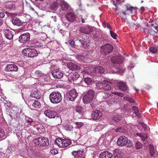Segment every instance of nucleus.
Returning <instances> with one entry per match:
<instances>
[{
  "mask_svg": "<svg viewBox=\"0 0 158 158\" xmlns=\"http://www.w3.org/2000/svg\"><path fill=\"white\" fill-rule=\"evenodd\" d=\"M112 62V68H108L107 70L110 73H118L122 75L125 70L120 68V64L123 62V58L121 56H117L115 55H113L111 59Z\"/></svg>",
  "mask_w": 158,
  "mask_h": 158,
  "instance_id": "f257e3e1",
  "label": "nucleus"
},
{
  "mask_svg": "<svg viewBox=\"0 0 158 158\" xmlns=\"http://www.w3.org/2000/svg\"><path fill=\"white\" fill-rule=\"evenodd\" d=\"M117 143L119 146L121 147L127 145L128 147H131L133 145V143L124 136L119 137L117 139Z\"/></svg>",
  "mask_w": 158,
  "mask_h": 158,
  "instance_id": "f03ea898",
  "label": "nucleus"
},
{
  "mask_svg": "<svg viewBox=\"0 0 158 158\" xmlns=\"http://www.w3.org/2000/svg\"><path fill=\"white\" fill-rule=\"evenodd\" d=\"M49 98L51 102L54 104L60 102L62 99L61 94L58 92H53L51 93Z\"/></svg>",
  "mask_w": 158,
  "mask_h": 158,
  "instance_id": "7ed1b4c3",
  "label": "nucleus"
},
{
  "mask_svg": "<svg viewBox=\"0 0 158 158\" xmlns=\"http://www.w3.org/2000/svg\"><path fill=\"white\" fill-rule=\"evenodd\" d=\"M78 96V93L75 89L67 91L64 94V98L69 101H74Z\"/></svg>",
  "mask_w": 158,
  "mask_h": 158,
  "instance_id": "20e7f679",
  "label": "nucleus"
},
{
  "mask_svg": "<svg viewBox=\"0 0 158 158\" xmlns=\"http://www.w3.org/2000/svg\"><path fill=\"white\" fill-rule=\"evenodd\" d=\"M95 92L92 90H89L83 98V102L85 104H87L90 103L94 99Z\"/></svg>",
  "mask_w": 158,
  "mask_h": 158,
  "instance_id": "39448f33",
  "label": "nucleus"
},
{
  "mask_svg": "<svg viewBox=\"0 0 158 158\" xmlns=\"http://www.w3.org/2000/svg\"><path fill=\"white\" fill-rule=\"evenodd\" d=\"M33 142L36 145L40 147H46L49 144L48 139L43 137L36 138L33 140Z\"/></svg>",
  "mask_w": 158,
  "mask_h": 158,
  "instance_id": "423d86ee",
  "label": "nucleus"
},
{
  "mask_svg": "<svg viewBox=\"0 0 158 158\" xmlns=\"http://www.w3.org/2000/svg\"><path fill=\"white\" fill-rule=\"evenodd\" d=\"M22 54L24 56L30 57H33L38 55L37 51L32 48H27L23 50Z\"/></svg>",
  "mask_w": 158,
  "mask_h": 158,
  "instance_id": "0eeeda50",
  "label": "nucleus"
},
{
  "mask_svg": "<svg viewBox=\"0 0 158 158\" xmlns=\"http://www.w3.org/2000/svg\"><path fill=\"white\" fill-rule=\"evenodd\" d=\"M51 73L52 76L55 78H60L63 75L62 73L58 69H56L55 64L52 65L50 67Z\"/></svg>",
  "mask_w": 158,
  "mask_h": 158,
  "instance_id": "6e6552de",
  "label": "nucleus"
},
{
  "mask_svg": "<svg viewBox=\"0 0 158 158\" xmlns=\"http://www.w3.org/2000/svg\"><path fill=\"white\" fill-rule=\"evenodd\" d=\"M64 17L69 23H73L76 19V15L73 10L67 12L64 14Z\"/></svg>",
  "mask_w": 158,
  "mask_h": 158,
  "instance_id": "1a4fd4ad",
  "label": "nucleus"
},
{
  "mask_svg": "<svg viewBox=\"0 0 158 158\" xmlns=\"http://www.w3.org/2000/svg\"><path fill=\"white\" fill-rule=\"evenodd\" d=\"M18 109L15 108L13 109H10L8 110L9 111H7V114L10 116V118L13 119V118H14L15 117H18L19 115V113L18 111Z\"/></svg>",
  "mask_w": 158,
  "mask_h": 158,
  "instance_id": "9d476101",
  "label": "nucleus"
},
{
  "mask_svg": "<svg viewBox=\"0 0 158 158\" xmlns=\"http://www.w3.org/2000/svg\"><path fill=\"white\" fill-rule=\"evenodd\" d=\"M30 35L29 33L27 32L21 35L19 38V41L21 43H24L30 40Z\"/></svg>",
  "mask_w": 158,
  "mask_h": 158,
  "instance_id": "9b49d317",
  "label": "nucleus"
},
{
  "mask_svg": "<svg viewBox=\"0 0 158 158\" xmlns=\"http://www.w3.org/2000/svg\"><path fill=\"white\" fill-rule=\"evenodd\" d=\"M79 31L81 33L89 34L92 33V30L89 26L85 25L80 28Z\"/></svg>",
  "mask_w": 158,
  "mask_h": 158,
  "instance_id": "f8f14e48",
  "label": "nucleus"
},
{
  "mask_svg": "<svg viewBox=\"0 0 158 158\" xmlns=\"http://www.w3.org/2000/svg\"><path fill=\"white\" fill-rule=\"evenodd\" d=\"M44 114L49 118H54L57 114L52 109H47L44 111Z\"/></svg>",
  "mask_w": 158,
  "mask_h": 158,
  "instance_id": "ddd939ff",
  "label": "nucleus"
},
{
  "mask_svg": "<svg viewBox=\"0 0 158 158\" xmlns=\"http://www.w3.org/2000/svg\"><path fill=\"white\" fill-rule=\"evenodd\" d=\"M96 85L100 89H102L104 90H110L111 88L110 86L105 82H98L96 83Z\"/></svg>",
  "mask_w": 158,
  "mask_h": 158,
  "instance_id": "4468645a",
  "label": "nucleus"
},
{
  "mask_svg": "<svg viewBox=\"0 0 158 158\" xmlns=\"http://www.w3.org/2000/svg\"><path fill=\"white\" fill-rule=\"evenodd\" d=\"M102 49L103 52L106 54V55H107V54H109L112 51L113 49V47L110 44H107L102 46Z\"/></svg>",
  "mask_w": 158,
  "mask_h": 158,
  "instance_id": "2eb2a0df",
  "label": "nucleus"
},
{
  "mask_svg": "<svg viewBox=\"0 0 158 158\" xmlns=\"http://www.w3.org/2000/svg\"><path fill=\"white\" fill-rule=\"evenodd\" d=\"M102 115L101 111L99 110H96L92 112L91 118L94 120H96L100 118Z\"/></svg>",
  "mask_w": 158,
  "mask_h": 158,
  "instance_id": "dca6fc26",
  "label": "nucleus"
},
{
  "mask_svg": "<svg viewBox=\"0 0 158 158\" xmlns=\"http://www.w3.org/2000/svg\"><path fill=\"white\" fill-rule=\"evenodd\" d=\"M3 32L5 37L8 39L11 40L13 37L14 32L9 29L4 30Z\"/></svg>",
  "mask_w": 158,
  "mask_h": 158,
  "instance_id": "f3484780",
  "label": "nucleus"
},
{
  "mask_svg": "<svg viewBox=\"0 0 158 158\" xmlns=\"http://www.w3.org/2000/svg\"><path fill=\"white\" fill-rule=\"evenodd\" d=\"M5 70L6 71L8 72H16L18 71V67L15 64H8L6 65Z\"/></svg>",
  "mask_w": 158,
  "mask_h": 158,
  "instance_id": "a211bd4d",
  "label": "nucleus"
},
{
  "mask_svg": "<svg viewBox=\"0 0 158 158\" xmlns=\"http://www.w3.org/2000/svg\"><path fill=\"white\" fill-rule=\"evenodd\" d=\"M85 72L89 74L91 76L96 75L97 74L96 67H93L91 66H88L86 68Z\"/></svg>",
  "mask_w": 158,
  "mask_h": 158,
  "instance_id": "6ab92c4d",
  "label": "nucleus"
},
{
  "mask_svg": "<svg viewBox=\"0 0 158 158\" xmlns=\"http://www.w3.org/2000/svg\"><path fill=\"white\" fill-rule=\"evenodd\" d=\"M60 9L63 11H66L70 8L69 4L64 1H61L60 4Z\"/></svg>",
  "mask_w": 158,
  "mask_h": 158,
  "instance_id": "aec40b11",
  "label": "nucleus"
},
{
  "mask_svg": "<svg viewBox=\"0 0 158 158\" xmlns=\"http://www.w3.org/2000/svg\"><path fill=\"white\" fill-rule=\"evenodd\" d=\"M30 96L32 98L37 99L40 98L41 97V93L38 90L35 89L32 91Z\"/></svg>",
  "mask_w": 158,
  "mask_h": 158,
  "instance_id": "412c9836",
  "label": "nucleus"
},
{
  "mask_svg": "<svg viewBox=\"0 0 158 158\" xmlns=\"http://www.w3.org/2000/svg\"><path fill=\"white\" fill-rule=\"evenodd\" d=\"M118 86L119 89L123 91H126L128 89V87L125 83L123 81H120L118 83Z\"/></svg>",
  "mask_w": 158,
  "mask_h": 158,
  "instance_id": "4be33fe9",
  "label": "nucleus"
},
{
  "mask_svg": "<svg viewBox=\"0 0 158 158\" xmlns=\"http://www.w3.org/2000/svg\"><path fill=\"white\" fill-rule=\"evenodd\" d=\"M112 157V154L107 151L102 152L99 155L100 158H111Z\"/></svg>",
  "mask_w": 158,
  "mask_h": 158,
  "instance_id": "5701e85b",
  "label": "nucleus"
},
{
  "mask_svg": "<svg viewBox=\"0 0 158 158\" xmlns=\"http://www.w3.org/2000/svg\"><path fill=\"white\" fill-rule=\"evenodd\" d=\"M67 65L69 69L72 70H79L80 68V66L72 62L68 63Z\"/></svg>",
  "mask_w": 158,
  "mask_h": 158,
  "instance_id": "b1692460",
  "label": "nucleus"
},
{
  "mask_svg": "<svg viewBox=\"0 0 158 158\" xmlns=\"http://www.w3.org/2000/svg\"><path fill=\"white\" fill-rule=\"evenodd\" d=\"M114 158H121L123 157V154L120 150L116 149L114 150Z\"/></svg>",
  "mask_w": 158,
  "mask_h": 158,
  "instance_id": "393cba45",
  "label": "nucleus"
},
{
  "mask_svg": "<svg viewBox=\"0 0 158 158\" xmlns=\"http://www.w3.org/2000/svg\"><path fill=\"white\" fill-rule=\"evenodd\" d=\"M79 75L78 73L73 72L70 73L69 75V77L71 78L73 81L77 80L79 77Z\"/></svg>",
  "mask_w": 158,
  "mask_h": 158,
  "instance_id": "a878e982",
  "label": "nucleus"
},
{
  "mask_svg": "<svg viewBox=\"0 0 158 158\" xmlns=\"http://www.w3.org/2000/svg\"><path fill=\"white\" fill-rule=\"evenodd\" d=\"M29 103L30 104L32 103V106L35 108H40L41 106V104L40 102L38 101H34V100H32L29 102Z\"/></svg>",
  "mask_w": 158,
  "mask_h": 158,
  "instance_id": "bb28decb",
  "label": "nucleus"
},
{
  "mask_svg": "<svg viewBox=\"0 0 158 158\" xmlns=\"http://www.w3.org/2000/svg\"><path fill=\"white\" fill-rule=\"evenodd\" d=\"M5 6L6 8L9 10H14L15 8V5L9 2H6Z\"/></svg>",
  "mask_w": 158,
  "mask_h": 158,
  "instance_id": "cd10ccee",
  "label": "nucleus"
},
{
  "mask_svg": "<svg viewBox=\"0 0 158 158\" xmlns=\"http://www.w3.org/2000/svg\"><path fill=\"white\" fill-rule=\"evenodd\" d=\"M12 22L14 25L18 26H21L22 24L20 19L17 18L13 19L12 20Z\"/></svg>",
  "mask_w": 158,
  "mask_h": 158,
  "instance_id": "c85d7f7f",
  "label": "nucleus"
},
{
  "mask_svg": "<svg viewBox=\"0 0 158 158\" xmlns=\"http://www.w3.org/2000/svg\"><path fill=\"white\" fill-rule=\"evenodd\" d=\"M53 2V3L51 5V8L52 9L54 10H56L59 5V0H51Z\"/></svg>",
  "mask_w": 158,
  "mask_h": 158,
  "instance_id": "c756f323",
  "label": "nucleus"
},
{
  "mask_svg": "<svg viewBox=\"0 0 158 158\" xmlns=\"http://www.w3.org/2000/svg\"><path fill=\"white\" fill-rule=\"evenodd\" d=\"M63 139L61 138H58L56 139L55 141V144L57 145L60 148L63 147Z\"/></svg>",
  "mask_w": 158,
  "mask_h": 158,
  "instance_id": "7c9ffc66",
  "label": "nucleus"
},
{
  "mask_svg": "<svg viewBox=\"0 0 158 158\" xmlns=\"http://www.w3.org/2000/svg\"><path fill=\"white\" fill-rule=\"evenodd\" d=\"M93 82L92 79L91 78L87 77L84 78L83 81H82V83L84 82L86 85H91Z\"/></svg>",
  "mask_w": 158,
  "mask_h": 158,
  "instance_id": "2f4dec72",
  "label": "nucleus"
},
{
  "mask_svg": "<svg viewBox=\"0 0 158 158\" xmlns=\"http://www.w3.org/2000/svg\"><path fill=\"white\" fill-rule=\"evenodd\" d=\"M26 121L31 126L35 127L36 123L31 118L26 117Z\"/></svg>",
  "mask_w": 158,
  "mask_h": 158,
  "instance_id": "473e14b6",
  "label": "nucleus"
},
{
  "mask_svg": "<svg viewBox=\"0 0 158 158\" xmlns=\"http://www.w3.org/2000/svg\"><path fill=\"white\" fill-rule=\"evenodd\" d=\"M62 144V148L67 147L71 144V141L69 139H63Z\"/></svg>",
  "mask_w": 158,
  "mask_h": 158,
  "instance_id": "72a5a7b5",
  "label": "nucleus"
},
{
  "mask_svg": "<svg viewBox=\"0 0 158 158\" xmlns=\"http://www.w3.org/2000/svg\"><path fill=\"white\" fill-rule=\"evenodd\" d=\"M6 137L4 130L0 128V141L5 139Z\"/></svg>",
  "mask_w": 158,
  "mask_h": 158,
  "instance_id": "f704fd0d",
  "label": "nucleus"
},
{
  "mask_svg": "<svg viewBox=\"0 0 158 158\" xmlns=\"http://www.w3.org/2000/svg\"><path fill=\"white\" fill-rule=\"evenodd\" d=\"M132 109L134 111V112L136 116L139 118L141 117V114L139 113V110L138 109L137 107L135 106H133L132 107Z\"/></svg>",
  "mask_w": 158,
  "mask_h": 158,
  "instance_id": "c9c22d12",
  "label": "nucleus"
},
{
  "mask_svg": "<svg viewBox=\"0 0 158 158\" xmlns=\"http://www.w3.org/2000/svg\"><path fill=\"white\" fill-rule=\"evenodd\" d=\"M97 73H104L105 69L102 66L96 67Z\"/></svg>",
  "mask_w": 158,
  "mask_h": 158,
  "instance_id": "e433bc0d",
  "label": "nucleus"
},
{
  "mask_svg": "<svg viewBox=\"0 0 158 158\" xmlns=\"http://www.w3.org/2000/svg\"><path fill=\"white\" fill-rule=\"evenodd\" d=\"M121 117L118 114L114 115L112 117V119L116 122H118L121 119Z\"/></svg>",
  "mask_w": 158,
  "mask_h": 158,
  "instance_id": "4c0bfd02",
  "label": "nucleus"
},
{
  "mask_svg": "<svg viewBox=\"0 0 158 158\" xmlns=\"http://www.w3.org/2000/svg\"><path fill=\"white\" fill-rule=\"evenodd\" d=\"M79 41L81 43L82 46L84 48H86L88 46L87 42L85 41V39L83 38L80 39L79 37L78 38Z\"/></svg>",
  "mask_w": 158,
  "mask_h": 158,
  "instance_id": "58836bf2",
  "label": "nucleus"
},
{
  "mask_svg": "<svg viewBox=\"0 0 158 158\" xmlns=\"http://www.w3.org/2000/svg\"><path fill=\"white\" fill-rule=\"evenodd\" d=\"M137 135L140 137L142 140L144 141L148 138V135L146 134L137 133Z\"/></svg>",
  "mask_w": 158,
  "mask_h": 158,
  "instance_id": "ea45409f",
  "label": "nucleus"
},
{
  "mask_svg": "<svg viewBox=\"0 0 158 158\" xmlns=\"http://www.w3.org/2000/svg\"><path fill=\"white\" fill-rule=\"evenodd\" d=\"M149 149L150 155L151 156H153L156 150H155L153 146L152 145H149Z\"/></svg>",
  "mask_w": 158,
  "mask_h": 158,
  "instance_id": "a19ab883",
  "label": "nucleus"
},
{
  "mask_svg": "<svg viewBox=\"0 0 158 158\" xmlns=\"http://www.w3.org/2000/svg\"><path fill=\"white\" fill-rule=\"evenodd\" d=\"M150 51L152 53H154L157 52V47L156 46H152L149 48Z\"/></svg>",
  "mask_w": 158,
  "mask_h": 158,
  "instance_id": "79ce46f5",
  "label": "nucleus"
},
{
  "mask_svg": "<svg viewBox=\"0 0 158 158\" xmlns=\"http://www.w3.org/2000/svg\"><path fill=\"white\" fill-rule=\"evenodd\" d=\"M142 144L139 141H137L135 144V146L137 149H141L142 148Z\"/></svg>",
  "mask_w": 158,
  "mask_h": 158,
  "instance_id": "37998d69",
  "label": "nucleus"
},
{
  "mask_svg": "<svg viewBox=\"0 0 158 158\" xmlns=\"http://www.w3.org/2000/svg\"><path fill=\"white\" fill-rule=\"evenodd\" d=\"M123 1L124 0H112L113 4L115 6H117V5L123 2Z\"/></svg>",
  "mask_w": 158,
  "mask_h": 158,
  "instance_id": "c03bdc74",
  "label": "nucleus"
},
{
  "mask_svg": "<svg viewBox=\"0 0 158 158\" xmlns=\"http://www.w3.org/2000/svg\"><path fill=\"white\" fill-rule=\"evenodd\" d=\"M79 17L80 18V19L81 20L83 23H85L87 20V16H86L80 15Z\"/></svg>",
  "mask_w": 158,
  "mask_h": 158,
  "instance_id": "a18cd8bd",
  "label": "nucleus"
},
{
  "mask_svg": "<svg viewBox=\"0 0 158 158\" xmlns=\"http://www.w3.org/2000/svg\"><path fill=\"white\" fill-rule=\"evenodd\" d=\"M126 8V10L129 11V13H128V14H132V10L134 8V7L133 6H131L127 5Z\"/></svg>",
  "mask_w": 158,
  "mask_h": 158,
  "instance_id": "49530a36",
  "label": "nucleus"
},
{
  "mask_svg": "<svg viewBox=\"0 0 158 158\" xmlns=\"http://www.w3.org/2000/svg\"><path fill=\"white\" fill-rule=\"evenodd\" d=\"M147 31L148 33L152 35H153L155 33H156V32L154 31L152 28L150 27L147 30Z\"/></svg>",
  "mask_w": 158,
  "mask_h": 158,
  "instance_id": "de8ad7c7",
  "label": "nucleus"
},
{
  "mask_svg": "<svg viewBox=\"0 0 158 158\" xmlns=\"http://www.w3.org/2000/svg\"><path fill=\"white\" fill-rule=\"evenodd\" d=\"M124 98L125 100L128 101L131 103H134L135 102L133 99L131 98L128 97H125Z\"/></svg>",
  "mask_w": 158,
  "mask_h": 158,
  "instance_id": "09e8293b",
  "label": "nucleus"
},
{
  "mask_svg": "<svg viewBox=\"0 0 158 158\" xmlns=\"http://www.w3.org/2000/svg\"><path fill=\"white\" fill-rule=\"evenodd\" d=\"M82 110V107L80 106H77L76 107V110L79 113H81Z\"/></svg>",
  "mask_w": 158,
  "mask_h": 158,
  "instance_id": "8fccbe9b",
  "label": "nucleus"
},
{
  "mask_svg": "<svg viewBox=\"0 0 158 158\" xmlns=\"http://www.w3.org/2000/svg\"><path fill=\"white\" fill-rule=\"evenodd\" d=\"M110 34L111 36L114 39H116L117 35L112 31H110Z\"/></svg>",
  "mask_w": 158,
  "mask_h": 158,
  "instance_id": "3c124183",
  "label": "nucleus"
},
{
  "mask_svg": "<svg viewBox=\"0 0 158 158\" xmlns=\"http://www.w3.org/2000/svg\"><path fill=\"white\" fill-rule=\"evenodd\" d=\"M115 101V99L114 98H110L107 100V104L110 105L114 103Z\"/></svg>",
  "mask_w": 158,
  "mask_h": 158,
  "instance_id": "603ef678",
  "label": "nucleus"
},
{
  "mask_svg": "<svg viewBox=\"0 0 158 158\" xmlns=\"http://www.w3.org/2000/svg\"><path fill=\"white\" fill-rule=\"evenodd\" d=\"M111 95L110 94L107 93H104L102 95V98L104 99H105L110 97Z\"/></svg>",
  "mask_w": 158,
  "mask_h": 158,
  "instance_id": "864d4df0",
  "label": "nucleus"
},
{
  "mask_svg": "<svg viewBox=\"0 0 158 158\" xmlns=\"http://www.w3.org/2000/svg\"><path fill=\"white\" fill-rule=\"evenodd\" d=\"M35 75L38 77H40L43 76V73L39 70H36L35 72Z\"/></svg>",
  "mask_w": 158,
  "mask_h": 158,
  "instance_id": "5fc2aeb1",
  "label": "nucleus"
},
{
  "mask_svg": "<svg viewBox=\"0 0 158 158\" xmlns=\"http://www.w3.org/2000/svg\"><path fill=\"white\" fill-rule=\"evenodd\" d=\"M75 124L76 125L75 127L77 128H80L83 125V123L81 122H76L75 123Z\"/></svg>",
  "mask_w": 158,
  "mask_h": 158,
  "instance_id": "6e6d98bb",
  "label": "nucleus"
},
{
  "mask_svg": "<svg viewBox=\"0 0 158 158\" xmlns=\"http://www.w3.org/2000/svg\"><path fill=\"white\" fill-rule=\"evenodd\" d=\"M73 128V126L71 125H67L65 127L66 130L68 131H71Z\"/></svg>",
  "mask_w": 158,
  "mask_h": 158,
  "instance_id": "4d7b16f0",
  "label": "nucleus"
},
{
  "mask_svg": "<svg viewBox=\"0 0 158 158\" xmlns=\"http://www.w3.org/2000/svg\"><path fill=\"white\" fill-rule=\"evenodd\" d=\"M82 152L80 151H77V158H80L81 157H84V156H82Z\"/></svg>",
  "mask_w": 158,
  "mask_h": 158,
  "instance_id": "13d9d810",
  "label": "nucleus"
},
{
  "mask_svg": "<svg viewBox=\"0 0 158 158\" xmlns=\"http://www.w3.org/2000/svg\"><path fill=\"white\" fill-rule=\"evenodd\" d=\"M63 23L64 26L66 28H68L70 25V23H69L65 21H63Z\"/></svg>",
  "mask_w": 158,
  "mask_h": 158,
  "instance_id": "bf43d9fd",
  "label": "nucleus"
},
{
  "mask_svg": "<svg viewBox=\"0 0 158 158\" xmlns=\"http://www.w3.org/2000/svg\"><path fill=\"white\" fill-rule=\"evenodd\" d=\"M8 149L10 152L14 151L15 150L14 145H11V146H9L8 148Z\"/></svg>",
  "mask_w": 158,
  "mask_h": 158,
  "instance_id": "052dcab7",
  "label": "nucleus"
},
{
  "mask_svg": "<svg viewBox=\"0 0 158 158\" xmlns=\"http://www.w3.org/2000/svg\"><path fill=\"white\" fill-rule=\"evenodd\" d=\"M50 152L53 155L56 154L58 153L57 150L55 149H52L50 151Z\"/></svg>",
  "mask_w": 158,
  "mask_h": 158,
  "instance_id": "680f3d73",
  "label": "nucleus"
},
{
  "mask_svg": "<svg viewBox=\"0 0 158 158\" xmlns=\"http://www.w3.org/2000/svg\"><path fill=\"white\" fill-rule=\"evenodd\" d=\"M103 128L102 126H98L97 128L95 129L96 131H99L102 130Z\"/></svg>",
  "mask_w": 158,
  "mask_h": 158,
  "instance_id": "e2e57ef3",
  "label": "nucleus"
},
{
  "mask_svg": "<svg viewBox=\"0 0 158 158\" xmlns=\"http://www.w3.org/2000/svg\"><path fill=\"white\" fill-rule=\"evenodd\" d=\"M69 43L70 45L72 47H74L75 42L73 40H70L69 41Z\"/></svg>",
  "mask_w": 158,
  "mask_h": 158,
  "instance_id": "0e129e2a",
  "label": "nucleus"
},
{
  "mask_svg": "<svg viewBox=\"0 0 158 158\" xmlns=\"http://www.w3.org/2000/svg\"><path fill=\"white\" fill-rule=\"evenodd\" d=\"M72 154L73 155L76 157V158H77V151H74L72 152Z\"/></svg>",
  "mask_w": 158,
  "mask_h": 158,
  "instance_id": "69168bd1",
  "label": "nucleus"
},
{
  "mask_svg": "<svg viewBox=\"0 0 158 158\" xmlns=\"http://www.w3.org/2000/svg\"><path fill=\"white\" fill-rule=\"evenodd\" d=\"M113 93L114 94H115L116 95H118V96H119L120 97H123V94H122V93H119V92H116Z\"/></svg>",
  "mask_w": 158,
  "mask_h": 158,
  "instance_id": "338daca9",
  "label": "nucleus"
},
{
  "mask_svg": "<svg viewBox=\"0 0 158 158\" xmlns=\"http://www.w3.org/2000/svg\"><path fill=\"white\" fill-rule=\"evenodd\" d=\"M151 26L153 27L154 28L157 30L156 33L158 32V27L157 26H155L153 24H151Z\"/></svg>",
  "mask_w": 158,
  "mask_h": 158,
  "instance_id": "774afa93",
  "label": "nucleus"
}]
</instances>
